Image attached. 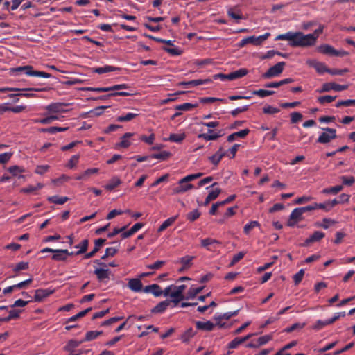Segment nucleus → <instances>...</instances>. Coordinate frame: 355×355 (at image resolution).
Listing matches in <instances>:
<instances>
[{
    "label": "nucleus",
    "mask_w": 355,
    "mask_h": 355,
    "mask_svg": "<svg viewBox=\"0 0 355 355\" xmlns=\"http://www.w3.org/2000/svg\"><path fill=\"white\" fill-rule=\"evenodd\" d=\"M29 268V263L28 262H24V261H21L18 263L16 264V266H15L13 270L16 272L20 271V270H27Z\"/></svg>",
    "instance_id": "nucleus-53"
},
{
    "label": "nucleus",
    "mask_w": 355,
    "mask_h": 355,
    "mask_svg": "<svg viewBox=\"0 0 355 355\" xmlns=\"http://www.w3.org/2000/svg\"><path fill=\"white\" fill-rule=\"evenodd\" d=\"M171 155V153L167 151H162L159 153H155L151 155L152 158L158 159L161 160L167 159Z\"/></svg>",
    "instance_id": "nucleus-51"
},
{
    "label": "nucleus",
    "mask_w": 355,
    "mask_h": 355,
    "mask_svg": "<svg viewBox=\"0 0 355 355\" xmlns=\"http://www.w3.org/2000/svg\"><path fill=\"white\" fill-rule=\"evenodd\" d=\"M84 341L81 340H70L68 341L67 344L64 347V350L67 352H72L73 349L80 345H81Z\"/></svg>",
    "instance_id": "nucleus-38"
},
{
    "label": "nucleus",
    "mask_w": 355,
    "mask_h": 355,
    "mask_svg": "<svg viewBox=\"0 0 355 355\" xmlns=\"http://www.w3.org/2000/svg\"><path fill=\"white\" fill-rule=\"evenodd\" d=\"M142 283L139 279H130L128 282L129 288L134 292H140L142 291Z\"/></svg>",
    "instance_id": "nucleus-18"
},
{
    "label": "nucleus",
    "mask_w": 355,
    "mask_h": 355,
    "mask_svg": "<svg viewBox=\"0 0 355 355\" xmlns=\"http://www.w3.org/2000/svg\"><path fill=\"white\" fill-rule=\"evenodd\" d=\"M165 264L164 261H157L153 264L146 266V268L152 270H157L162 268Z\"/></svg>",
    "instance_id": "nucleus-62"
},
{
    "label": "nucleus",
    "mask_w": 355,
    "mask_h": 355,
    "mask_svg": "<svg viewBox=\"0 0 355 355\" xmlns=\"http://www.w3.org/2000/svg\"><path fill=\"white\" fill-rule=\"evenodd\" d=\"M47 200L51 203L63 205L69 200V198L66 196L60 197L58 196H53L48 197Z\"/></svg>",
    "instance_id": "nucleus-28"
},
{
    "label": "nucleus",
    "mask_w": 355,
    "mask_h": 355,
    "mask_svg": "<svg viewBox=\"0 0 355 355\" xmlns=\"http://www.w3.org/2000/svg\"><path fill=\"white\" fill-rule=\"evenodd\" d=\"M120 69L110 65H105L104 67H94L92 69L93 72L98 74H103L105 73H109L112 71H119Z\"/></svg>",
    "instance_id": "nucleus-21"
},
{
    "label": "nucleus",
    "mask_w": 355,
    "mask_h": 355,
    "mask_svg": "<svg viewBox=\"0 0 355 355\" xmlns=\"http://www.w3.org/2000/svg\"><path fill=\"white\" fill-rule=\"evenodd\" d=\"M196 327L197 329L205 331H211L214 329V327L216 326L215 324H214L211 321H206V322H202V321H196L195 322Z\"/></svg>",
    "instance_id": "nucleus-15"
},
{
    "label": "nucleus",
    "mask_w": 355,
    "mask_h": 355,
    "mask_svg": "<svg viewBox=\"0 0 355 355\" xmlns=\"http://www.w3.org/2000/svg\"><path fill=\"white\" fill-rule=\"evenodd\" d=\"M170 300H165L158 303L151 311L153 313H162L170 306Z\"/></svg>",
    "instance_id": "nucleus-16"
},
{
    "label": "nucleus",
    "mask_w": 355,
    "mask_h": 355,
    "mask_svg": "<svg viewBox=\"0 0 355 355\" xmlns=\"http://www.w3.org/2000/svg\"><path fill=\"white\" fill-rule=\"evenodd\" d=\"M138 116V114L128 112L125 115H121L117 117L116 121L119 122H126L132 120Z\"/></svg>",
    "instance_id": "nucleus-42"
},
{
    "label": "nucleus",
    "mask_w": 355,
    "mask_h": 355,
    "mask_svg": "<svg viewBox=\"0 0 355 355\" xmlns=\"http://www.w3.org/2000/svg\"><path fill=\"white\" fill-rule=\"evenodd\" d=\"M186 288V286L182 284L180 286L173 285V291L171 293V297H183L186 299V296L183 295V292Z\"/></svg>",
    "instance_id": "nucleus-22"
},
{
    "label": "nucleus",
    "mask_w": 355,
    "mask_h": 355,
    "mask_svg": "<svg viewBox=\"0 0 355 355\" xmlns=\"http://www.w3.org/2000/svg\"><path fill=\"white\" fill-rule=\"evenodd\" d=\"M68 129H69L68 127L62 128V127L52 126V127H49V128H42L41 132H48V133L53 135V134H56L57 132H64V131L67 130Z\"/></svg>",
    "instance_id": "nucleus-33"
},
{
    "label": "nucleus",
    "mask_w": 355,
    "mask_h": 355,
    "mask_svg": "<svg viewBox=\"0 0 355 355\" xmlns=\"http://www.w3.org/2000/svg\"><path fill=\"white\" fill-rule=\"evenodd\" d=\"M270 35V33H266L263 35H259V36H249L248 37V42L249 44H254L255 46H259L263 43V41L267 40Z\"/></svg>",
    "instance_id": "nucleus-13"
},
{
    "label": "nucleus",
    "mask_w": 355,
    "mask_h": 355,
    "mask_svg": "<svg viewBox=\"0 0 355 355\" xmlns=\"http://www.w3.org/2000/svg\"><path fill=\"white\" fill-rule=\"evenodd\" d=\"M200 216V212L198 209H194L191 212H189L186 218L190 222H194Z\"/></svg>",
    "instance_id": "nucleus-46"
},
{
    "label": "nucleus",
    "mask_w": 355,
    "mask_h": 355,
    "mask_svg": "<svg viewBox=\"0 0 355 355\" xmlns=\"http://www.w3.org/2000/svg\"><path fill=\"white\" fill-rule=\"evenodd\" d=\"M58 116H57L55 115H51V116H46V117L42 118V119H33V122L35 123L49 124L52 121L58 120Z\"/></svg>",
    "instance_id": "nucleus-36"
},
{
    "label": "nucleus",
    "mask_w": 355,
    "mask_h": 355,
    "mask_svg": "<svg viewBox=\"0 0 355 355\" xmlns=\"http://www.w3.org/2000/svg\"><path fill=\"white\" fill-rule=\"evenodd\" d=\"M336 98V96H332L330 95L322 96L318 98V102L322 105L329 103Z\"/></svg>",
    "instance_id": "nucleus-47"
},
{
    "label": "nucleus",
    "mask_w": 355,
    "mask_h": 355,
    "mask_svg": "<svg viewBox=\"0 0 355 355\" xmlns=\"http://www.w3.org/2000/svg\"><path fill=\"white\" fill-rule=\"evenodd\" d=\"M248 70L245 68H241L236 71L231 72L227 74V78L229 80H236L240 78H242L247 75Z\"/></svg>",
    "instance_id": "nucleus-19"
},
{
    "label": "nucleus",
    "mask_w": 355,
    "mask_h": 355,
    "mask_svg": "<svg viewBox=\"0 0 355 355\" xmlns=\"http://www.w3.org/2000/svg\"><path fill=\"white\" fill-rule=\"evenodd\" d=\"M214 243L219 244L220 242L216 240V239H211V238H206V239H204L201 240V246L203 247V248H207L209 250H211L209 248V246L213 245V244H214Z\"/></svg>",
    "instance_id": "nucleus-44"
},
{
    "label": "nucleus",
    "mask_w": 355,
    "mask_h": 355,
    "mask_svg": "<svg viewBox=\"0 0 355 355\" xmlns=\"http://www.w3.org/2000/svg\"><path fill=\"white\" fill-rule=\"evenodd\" d=\"M213 130L211 129L208 130V133H202L198 135L199 138L204 139L205 141L216 140L218 138L223 135L222 130H219L218 132L213 134Z\"/></svg>",
    "instance_id": "nucleus-12"
},
{
    "label": "nucleus",
    "mask_w": 355,
    "mask_h": 355,
    "mask_svg": "<svg viewBox=\"0 0 355 355\" xmlns=\"http://www.w3.org/2000/svg\"><path fill=\"white\" fill-rule=\"evenodd\" d=\"M203 289V287H191L187 292L186 300L193 299Z\"/></svg>",
    "instance_id": "nucleus-37"
},
{
    "label": "nucleus",
    "mask_w": 355,
    "mask_h": 355,
    "mask_svg": "<svg viewBox=\"0 0 355 355\" xmlns=\"http://www.w3.org/2000/svg\"><path fill=\"white\" fill-rule=\"evenodd\" d=\"M12 71L14 73H24L28 76H36L45 78H48L51 76V75L49 73L34 70L33 67L31 65L18 67L12 69Z\"/></svg>",
    "instance_id": "nucleus-2"
},
{
    "label": "nucleus",
    "mask_w": 355,
    "mask_h": 355,
    "mask_svg": "<svg viewBox=\"0 0 355 355\" xmlns=\"http://www.w3.org/2000/svg\"><path fill=\"white\" fill-rule=\"evenodd\" d=\"M121 183V180L117 177H113L109 182L105 186V189L108 191H112Z\"/></svg>",
    "instance_id": "nucleus-31"
},
{
    "label": "nucleus",
    "mask_w": 355,
    "mask_h": 355,
    "mask_svg": "<svg viewBox=\"0 0 355 355\" xmlns=\"http://www.w3.org/2000/svg\"><path fill=\"white\" fill-rule=\"evenodd\" d=\"M280 110L277 107L266 105L263 108V112L267 114H275L279 112Z\"/></svg>",
    "instance_id": "nucleus-50"
},
{
    "label": "nucleus",
    "mask_w": 355,
    "mask_h": 355,
    "mask_svg": "<svg viewBox=\"0 0 355 355\" xmlns=\"http://www.w3.org/2000/svg\"><path fill=\"white\" fill-rule=\"evenodd\" d=\"M193 188V185L190 183H180V180L178 182V186L174 188L173 193L175 194L184 193L189 189Z\"/></svg>",
    "instance_id": "nucleus-20"
},
{
    "label": "nucleus",
    "mask_w": 355,
    "mask_h": 355,
    "mask_svg": "<svg viewBox=\"0 0 355 355\" xmlns=\"http://www.w3.org/2000/svg\"><path fill=\"white\" fill-rule=\"evenodd\" d=\"M163 50L172 55H179L182 53L181 50L175 46L173 48L164 46Z\"/></svg>",
    "instance_id": "nucleus-56"
},
{
    "label": "nucleus",
    "mask_w": 355,
    "mask_h": 355,
    "mask_svg": "<svg viewBox=\"0 0 355 355\" xmlns=\"http://www.w3.org/2000/svg\"><path fill=\"white\" fill-rule=\"evenodd\" d=\"M304 212L302 211L301 207L295 208L290 214L291 219H294L297 222L301 221L304 218L302 216Z\"/></svg>",
    "instance_id": "nucleus-32"
},
{
    "label": "nucleus",
    "mask_w": 355,
    "mask_h": 355,
    "mask_svg": "<svg viewBox=\"0 0 355 355\" xmlns=\"http://www.w3.org/2000/svg\"><path fill=\"white\" fill-rule=\"evenodd\" d=\"M98 173V168H88L86 171H85L82 174L76 176V180H86L89 175H93V174H96Z\"/></svg>",
    "instance_id": "nucleus-30"
},
{
    "label": "nucleus",
    "mask_w": 355,
    "mask_h": 355,
    "mask_svg": "<svg viewBox=\"0 0 355 355\" xmlns=\"http://www.w3.org/2000/svg\"><path fill=\"white\" fill-rule=\"evenodd\" d=\"M323 26H320L313 33L304 35L302 32L288 31L278 35L275 40H287L292 47H309L315 44L319 35L323 32Z\"/></svg>",
    "instance_id": "nucleus-1"
},
{
    "label": "nucleus",
    "mask_w": 355,
    "mask_h": 355,
    "mask_svg": "<svg viewBox=\"0 0 355 355\" xmlns=\"http://www.w3.org/2000/svg\"><path fill=\"white\" fill-rule=\"evenodd\" d=\"M94 274L96 275L98 281H103L109 278L110 270L109 269L96 268L94 270Z\"/></svg>",
    "instance_id": "nucleus-25"
},
{
    "label": "nucleus",
    "mask_w": 355,
    "mask_h": 355,
    "mask_svg": "<svg viewBox=\"0 0 355 355\" xmlns=\"http://www.w3.org/2000/svg\"><path fill=\"white\" fill-rule=\"evenodd\" d=\"M12 156V153H4L0 154V164L7 163Z\"/></svg>",
    "instance_id": "nucleus-63"
},
{
    "label": "nucleus",
    "mask_w": 355,
    "mask_h": 355,
    "mask_svg": "<svg viewBox=\"0 0 355 355\" xmlns=\"http://www.w3.org/2000/svg\"><path fill=\"white\" fill-rule=\"evenodd\" d=\"M198 107V104H193L190 103H184L183 104H180L175 106V110H181V111H189L191 110L193 108H196Z\"/></svg>",
    "instance_id": "nucleus-40"
},
{
    "label": "nucleus",
    "mask_w": 355,
    "mask_h": 355,
    "mask_svg": "<svg viewBox=\"0 0 355 355\" xmlns=\"http://www.w3.org/2000/svg\"><path fill=\"white\" fill-rule=\"evenodd\" d=\"M22 312L21 310L19 309H12L9 311V315H8L9 320L17 319L19 318L20 313Z\"/></svg>",
    "instance_id": "nucleus-60"
},
{
    "label": "nucleus",
    "mask_w": 355,
    "mask_h": 355,
    "mask_svg": "<svg viewBox=\"0 0 355 355\" xmlns=\"http://www.w3.org/2000/svg\"><path fill=\"white\" fill-rule=\"evenodd\" d=\"M331 324H332V322H329V319L326 320H318L315 322V324L313 326V329L315 330H320L322 328H324V327H326L327 325H330Z\"/></svg>",
    "instance_id": "nucleus-45"
},
{
    "label": "nucleus",
    "mask_w": 355,
    "mask_h": 355,
    "mask_svg": "<svg viewBox=\"0 0 355 355\" xmlns=\"http://www.w3.org/2000/svg\"><path fill=\"white\" fill-rule=\"evenodd\" d=\"M79 157L78 155H73L69 159L67 166L69 168H73L78 164Z\"/></svg>",
    "instance_id": "nucleus-59"
},
{
    "label": "nucleus",
    "mask_w": 355,
    "mask_h": 355,
    "mask_svg": "<svg viewBox=\"0 0 355 355\" xmlns=\"http://www.w3.org/2000/svg\"><path fill=\"white\" fill-rule=\"evenodd\" d=\"M316 51L322 54L332 56L334 55L335 53V49L332 46L327 44L317 46Z\"/></svg>",
    "instance_id": "nucleus-17"
},
{
    "label": "nucleus",
    "mask_w": 355,
    "mask_h": 355,
    "mask_svg": "<svg viewBox=\"0 0 355 355\" xmlns=\"http://www.w3.org/2000/svg\"><path fill=\"white\" fill-rule=\"evenodd\" d=\"M89 245V240L83 239L79 244L75 245V248H78L79 250L76 251L77 254H82L85 253L87 250Z\"/></svg>",
    "instance_id": "nucleus-35"
},
{
    "label": "nucleus",
    "mask_w": 355,
    "mask_h": 355,
    "mask_svg": "<svg viewBox=\"0 0 355 355\" xmlns=\"http://www.w3.org/2000/svg\"><path fill=\"white\" fill-rule=\"evenodd\" d=\"M208 159L210 161V162L215 166H217L219 164V162H220V160L222 159L221 155L219 154L216 155V153L214 154L213 155L209 157Z\"/></svg>",
    "instance_id": "nucleus-64"
},
{
    "label": "nucleus",
    "mask_w": 355,
    "mask_h": 355,
    "mask_svg": "<svg viewBox=\"0 0 355 355\" xmlns=\"http://www.w3.org/2000/svg\"><path fill=\"white\" fill-rule=\"evenodd\" d=\"M185 138V135L182 134H171L168 138V140L175 143H180Z\"/></svg>",
    "instance_id": "nucleus-48"
},
{
    "label": "nucleus",
    "mask_w": 355,
    "mask_h": 355,
    "mask_svg": "<svg viewBox=\"0 0 355 355\" xmlns=\"http://www.w3.org/2000/svg\"><path fill=\"white\" fill-rule=\"evenodd\" d=\"M103 334L102 331H87L85 334V336L84 339H83V341L84 342H89L92 341L96 338H97L99 336Z\"/></svg>",
    "instance_id": "nucleus-29"
},
{
    "label": "nucleus",
    "mask_w": 355,
    "mask_h": 355,
    "mask_svg": "<svg viewBox=\"0 0 355 355\" xmlns=\"http://www.w3.org/2000/svg\"><path fill=\"white\" fill-rule=\"evenodd\" d=\"M45 109L50 113L57 114V113H64L67 112L65 109H64V104L60 103H53L47 105Z\"/></svg>",
    "instance_id": "nucleus-11"
},
{
    "label": "nucleus",
    "mask_w": 355,
    "mask_h": 355,
    "mask_svg": "<svg viewBox=\"0 0 355 355\" xmlns=\"http://www.w3.org/2000/svg\"><path fill=\"white\" fill-rule=\"evenodd\" d=\"M249 132L250 130L248 128L234 132L227 137V140L229 142H232L234 141L237 137L244 138L249 134Z\"/></svg>",
    "instance_id": "nucleus-24"
},
{
    "label": "nucleus",
    "mask_w": 355,
    "mask_h": 355,
    "mask_svg": "<svg viewBox=\"0 0 355 355\" xmlns=\"http://www.w3.org/2000/svg\"><path fill=\"white\" fill-rule=\"evenodd\" d=\"M260 223L257 220H252L247 223L243 227V232L245 234H249L250 232L254 227H259Z\"/></svg>",
    "instance_id": "nucleus-43"
},
{
    "label": "nucleus",
    "mask_w": 355,
    "mask_h": 355,
    "mask_svg": "<svg viewBox=\"0 0 355 355\" xmlns=\"http://www.w3.org/2000/svg\"><path fill=\"white\" fill-rule=\"evenodd\" d=\"M106 242V240L105 239H98L94 241V248L93 250L88 252L85 254L84 259H88L92 257H93L100 250V248L102 247V245Z\"/></svg>",
    "instance_id": "nucleus-8"
},
{
    "label": "nucleus",
    "mask_w": 355,
    "mask_h": 355,
    "mask_svg": "<svg viewBox=\"0 0 355 355\" xmlns=\"http://www.w3.org/2000/svg\"><path fill=\"white\" fill-rule=\"evenodd\" d=\"M91 310H92V308L90 307V308H87L85 310H83V311L79 312L76 315L71 316V318L67 319L66 323L67 324L69 322L76 321L79 318H81L84 317L85 315H86Z\"/></svg>",
    "instance_id": "nucleus-39"
},
{
    "label": "nucleus",
    "mask_w": 355,
    "mask_h": 355,
    "mask_svg": "<svg viewBox=\"0 0 355 355\" xmlns=\"http://www.w3.org/2000/svg\"><path fill=\"white\" fill-rule=\"evenodd\" d=\"M245 254V253L244 252H239L236 254L234 255V257L230 263V266H233L234 265H235L236 263H238L240 260H241L244 257Z\"/></svg>",
    "instance_id": "nucleus-57"
},
{
    "label": "nucleus",
    "mask_w": 355,
    "mask_h": 355,
    "mask_svg": "<svg viewBox=\"0 0 355 355\" xmlns=\"http://www.w3.org/2000/svg\"><path fill=\"white\" fill-rule=\"evenodd\" d=\"M211 83L210 79H198V80H192L190 81H182L178 83V86H181L185 88H191L193 87H196L198 85H201L203 84H207Z\"/></svg>",
    "instance_id": "nucleus-6"
},
{
    "label": "nucleus",
    "mask_w": 355,
    "mask_h": 355,
    "mask_svg": "<svg viewBox=\"0 0 355 355\" xmlns=\"http://www.w3.org/2000/svg\"><path fill=\"white\" fill-rule=\"evenodd\" d=\"M343 184L346 186H352L355 182V178L353 176L343 175L340 177Z\"/></svg>",
    "instance_id": "nucleus-58"
},
{
    "label": "nucleus",
    "mask_w": 355,
    "mask_h": 355,
    "mask_svg": "<svg viewBox=\"0 0 355 355\" xmlns=\"http://www.w3.org/2000/svg\"><path fill=\"white\" fill-rule=\"evenodd\" d=\"M54 291H55L54 290L50 289V288L37 289L35 291V296H34V300L35 302H41L44 298H46V297H49V295H51V294H53L54 293Z\"/></svg>",
    "instance_id": "nucleus-7"
},
{
    "label": "nucleus",
    "mask_w": 355,
    "mask_h": 355,
    "mask_svg": "<svg viewBox=\"0 0 355 355\" xmlns=\"http://www.w3.org/2000/svg\"><path fill=\"white\" fill-rule=\"evenodd\" d=\"M178 216H172L166 219L158 228L157 232H162L164 231L167 227L172 225L176 220Z\"/></svg>",
    "instance_id": "nucleus-34"
},
{
    "label": "nucleus",
    "mask_w": 355,
    "mask_h": 355,
    "mask_svg": "<svg viewBox=\"0 0 355 355\" xmlns=\"http://www.w3.org/2000/svg\"><path fill=\"white\" fill-rule=\"evenodd\" d=\"M325 131L322 132L318 138L317 141L320 144H327L336 137V130L331 128H322Z\"/></svg>",
    "instance_id": "nucleus-4"
},
{
    "label": "nucleus",
    "mask_w": 355,
    "mask_h": 355,
    "mask_svg": "<svg viewBox=\"0 0 355 355\" xmlns=\"http://www.w3.org/2000/svg\"><path fill=\"white\" fill-rule=\"evenodd\" d=\"M117 251V249L114 248H107L104 255H103L101 257V259L104 260L109 257H114L116 254Z\"/></svg>",
    "instance_id": "nucleus-54"
},
{
    "label": "nucleus",
    "mask_w": 355,
    "mask_h": 355,
    "mask_svg": "<svg viewBox=\"0 0 355 355\" xmlns=\"http://www.w3.org/2000/svg\"><path fill=\"white\" fill-rule=\"evenodd\" d=\"M193 256H185L182 257L179 262L182 265V267L179 270L180 272L190 268L192 266V261L194 259Z\"/></svg>",
    "instance_id": "nucleus-23"
},
{
    "label": "nucleus",
    "mask_w": 355,
    "mask_h": 355,
    "mask_svg": "<svg viewBox=\"0 0 355 355\" xmlns=\"http://www.w3.org/2000/svg\"><path fill=\"white\" fill-rule=\"evenodd\" d=\"M196 334V331H195L191 327L187 329L180 337V340L184 343H188L191 338H192Z\"/></svg>",
    "instance_id": "nucleus-26"
},
{
    "label": "nucleus",
    "mask_w": 355,
    "mask_h": 355,
    "mask_svg": "<svg viewBox=\"0 0 355 355\" xmlns=\"http://www.w3.org/2000/svg\"><path fill=\"white\" fill-rule=\"evenodd\" d=\"M343 189V187L342 185H337V186H335V187H329V188H326V189H323L322 192L324 193H334V194H336L338 192H340V191H342Z\"/></svg>",
    "instance_id": "nucleus-52"
},
{
    "label": "nucleus",
    "mask_w": 355,
    "mask_h": 355,
    "mask_svg": "<svg viewBox=\"0 0 355 355\" xmlns=\"http://www.w3.org/2000/svg\"><path fill=\"white\" fill-rule=\"evenodd\" d=\"M302 117L303 116L301 113L297 112H293L291 114V121L292 123H296L301 121Z\"/></svg>",
    "instance_id": "nucleus-61"
},
{
    "label": "nucleus",
    "mask_w": 355,
    "mask_h": 355,
    "mask_svg": "<svg viewBox=\"0 0 355 355\" xmlns=\"http://www.w3.org/2000/svg\"><path fill=\"white\" fill-rule=\"evenodd\" d=\"M285 65L286 63L284 62H279L277 63L274 66L270 67L268 70L262 75V78L269 79L279 76L282 73Z\"/></svg>",
    "instance_id": "nucleus-3"
},
{
    "label": "nucleus",
    "mask_w": 355,
    "mask_h": 355,
    "mask_svg": "<svg viewBox=\"0 0 355 355\" xmlns=\"http://www.w3.org/2000/svg\"><path fill=\"white\" fill-rule=\"evenodd\" d=\"M310 66L313 67L318 73L322 74L325 72L329 73V69L323 62H318L316 60H309L307 62Z\"/></svg>",
    "instance_id": "nucleus-10"
},
{
    "label": "nucleus",
    "mask_w": 355,
    "mask_h": 355,
    "mask_svg": "<svg viewBox=\"0 0 355 355\" xmlns=\"http://www.w3.org/2000/svg\"><path fill=\"white\" fill-rule=\"evenodd\" d=\"M275 93V91L272 90H266V89H259V90H254L252 92V94L258 96L261 98H264L268 96L273 95Z\"/></svg>",
    "instance_id": "nucleus-41"
},
{
    "label": "nucleus",
    "mask_w": 355,
    "mask_h": 355,
    "mask_svg": "<svg viewBox=\"0 0 355 355\" xmlns=\"http://www.w3.org/2000/svg\"><path fill=\"white\" fill-rule=\"evenodd\" d=\"M200 101L202 103H214V102H216V101H221V102H223L224 103H227V100L226 99L217 98H214V97H204V98H201L200 99Z\"/></svg>",
    "instance_id": "nucleus-49"
},
{
    "label": "nucleus",
    "mask_w": 355,
    "mask_h": 355,
    "mask_svg": "<svg viewBox=\"0 0 355 355\" xmlns=\"http://www.w3.org/2000/svg\"><path fill=\"white\" fill-rule=\"evenodd\" d=\"M242 343H243V339L240 337H236L228 344V347L230 349H235Z\"/></svg>",
    "instance_id": "nucleus-55"
},
{
    "label": "nucleus",
    "mask_w": 355,
    "mask_h": 355,
    "mask_svg": "<svg viewBox=\"0 0 355 355\" xmlns=\"http://www.w3.org/2000/svg\"><path fill=\"white\" fill-rule=\"evenodd\" d=\"M144 292L147 293H152L155 297H159L162 295L161 287L156 284L146 286L143 289Z\"/></svg>",
    "instance_id": "nucleus-14"
},
{
    "label": "nucleus",
    "mask_w": 355,
    "mask_h": 355,
    "mask_svg": "<svg viewBox=\"0 0 355 355\" xmlns=\"http://www.w3.org/2000/svg\"><path fill=\"white\" fill-rule=\"evenodd\" d=\"M325 234L322 232L315 231L314 233L307 238L302 246L307 247L311 243L318 242L324 237Z\"/></svg>",
    "instance_id": "nucleus-9"
},
{
    "label": "nucleus",
    "mask_w": 355,
    "mask_h": 355,
    "mask_svg": "<svg viewBox=\"0 0 355 355\" xmlns=\"http://www.w3.org/2000/svg\"><path fill=\"white\" fill-rule=\"evenodd\" d=\"M132 93L127 92H112L106 95H102L97 98L99 100H106L113 96H132Z\"/></svg>",
    "instance_id": "nucleus-27"
},
{
    "label": "nucleus",
    "mask_w": 355,
    "mask_h": 355,
    "mask_svg": "<svg viewBox=\"0 0 355 355\" xmlns=\"http://www.w3.org/2000/svg\"><path fill=\"white\" fill-rule=\"evenodd\" d=\"M348 88L347 85H339L335 83H327L322 85L321 89H317L319 93L328 92L331 90L341 92Z\"/></svg>",
    "instance_id": "nucleus-5"
}]
</instances>
